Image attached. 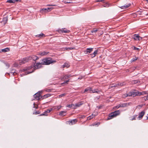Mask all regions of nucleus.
Wrapping results in <instances>:
<instances>
[{"instance_id": "63", "label": "nucleus", "mask_w": 148, "mask_h": 148, "mask_svg": "<svg viewBox=\"0 0 148 148\" xmlns=\"http://www.w3.org/2000/svg\"><path fill=\"white\" fill-rule=\"evenodd\" d=\"M76 59V60L77 61H80V60L79 59Z\"/></svg>"}, {"instance_id": "9", "label": "nucleus", "mask_w": 148, "mask_h": 148, "mask_svg": "<svg viewBox=\"0 0 148 148\" xmlns=\"http://www.w3.org/2000/svg\"><path fill=\"white\" fill-rule=\"evenodd\" d=\"M112 113L114 115V116L115 117L120 114V112L119 110H117L112 112Z\"/></svg>"}, {"instance_id": "8", "label": "nucleus", "mask_w": 148, "mask_h": 148, "mask_svg": "<svg viewBox=\"0 0 148 148\" xmlns=\"http://www.w3.org/2000/svg\"><path fill=\"white\" fill-rule=\"evenodd\" d=\"M52 110V109H48L47 110V111H45L43 114H42L39 115V116H47L48 115L47 113H49Z\"/></svg>"}, {"instance_id": "42", "label": "nucleus", "mask_w": 148, "mask_h": 148, "mask_svg": "<svg viewBox=\"0 0 148 148\" xmlns=\"http://www.w3.org/2000/svg\"><path fill=\"white\" fill-rule=\"evenodd\" d=\"M52 90V89H46L45 91L47 92H51Z\"/></svg>"}, {"instance_id": "5", "label": "nucleus", "mask_w": 148, "mask_h": 148, "mask_svg": "<svg viewBox=\"0 0 148 148\" xmlns=\"http://www.w3.org/2000/svg\"><path fill=\"white\" fill-rule=\"evenodd\" d=\"M29 60V58L27 57L23 58L21 62H19V64L21 65L22 64H24L25 63L27 62Z\"/></svg>"}, {"instance_id": "53", "label": "nucleus", "mask_w": 148, "mask_h": 148, "mask_svg": "<svg viewBox=\"0 0 148 148\" xmlns=\"http://www.w3.org/2000/svg\"><path fill=\"white\" fill-rule=\"evenodd\" d=\"M66 77H67V78L69 77H72V75H66Z\"/></svg>"}, {"instance_id": "12", "label": "nucleus", "mask_w": 148, "mask_h": 148, "mask_svg": "<svg viewBox=\"0 0 148 148\" xmlns=\"http://www.w3.org/2000/svg\"><path fill=\"white\" fill-rule=\"evenodd\" d=\"M77 121L76 119H73L71 121H68V122L70 124H71V125H73L75 124L77 122Z\"/></svg>"}, {"instance_id": "4", "label": "nucleus", "mask_w": 148, "mask_h": 148, "mask_svg": "<svg viewBox=\"0 0 148 148\" xmlns=\"http://www.w3.org/2000/svg\"><path fill=\"white\" fill-rule=\"evenodd\" d=\"M124 83H116V84H113L111 85V86H110V88H112L114 87H116L118 86H123L124 84Z\"/></svg>"}, {"instance_id": "23", "label": "nucleus", "mask_w": 148, "mask_h": 148, "mask_svg": "<svg viewBox=\"0 0 148 148\" xmlns=\"http://www.w3.org/2000/svg\"><path fill=\"white\" fill-rule=\"evenodd\" d=\"M138 92H139L138 91L132 92V96L133 97H135L136 96H139V95H138Z\"/></svg>"}, {"instance_id": "27", "label": "nucleus", "mask_w": 148, "mask_h": 148, "mask_svg": "<svg viewBox=\"0 0 148 148\" xmlns=\"http://www.w3.org/2000/svg\"><path fill=\"white\" fill-rule=\"evenodd\" d=\"M82 103L81 102L79 103H78L75 104V108H76V107H80L81 105H82Z\"/></svg>"}, {"instance_id": "60", "label": "nucleus", "mask_w": 148, "mask_h": 148, "mask_svg": "<svg viewBox=\"0 0 148 148\" xmlns=\"http://www.w3.org/2000/svg\"><path fill=\"white\" fill-rule=\"evenodd\" d=\"M74 49V48H68V49H69L70 50L73 49Z\"/></svg>"}, {"instance_id": "41", "label": "nucleus", "mask_w": 148, "mask_h": 148, "mask_svg": "<svg viewBox=\"0 0 148 148\" xmlns=\"http://www.w3.org/2000/svg\"><path fill=\"white\" fill-rule=\"evenodd\" d=\"M7 2H8L10 3H14V2L12 0H9L7 1Z\"/></svg>"}, {"instance_id": "3", "label": "nucleus", "mask_w": 148, "mask_h": 148, "mask_svg": "<svg viewBox=\"0 0 148 148\" xmlns=\"http://www.w3.org/2000/svg\"><path fill=\"white\" fill-rule=\"evenodd\" d=\"M58 31L59 33H68L70 32V31L67 30L65 28H62L61 29H59Z\"/></svg>"}, {"instance_id": "1", "label": "nucleus", "mask_w": 148, "mask_h": 148, "mask_svg": "<svg viewBox=\"0 0 148 148\" xmlns=\"http://www.w3.org/2000/svg\"><path fill=\"white\" fill-rule=\"evenodd\" d=\"M54 62H56L55 60H52L50 58H45L42 60L41 63H37L34 65H32L30 67H28V69L33 67H34V69H38L41 67L42 64L48 65Z\"/></svg>"}, {"instance_id": "52", "label": "nucleus", "mask_w": 148, "mask_h": 148, "mask_svg": "<svg viewBox=\"0 0 148 148\" xmlns=\"http://www.w3.org/2000/svg\"><path fill=\"white\" fill-rule=\"evenodd\" d=\"M5 65H6V66L7 67H8V68H9L10 67V66L9 64L8 63H5Z\"/></svg>"}, {"instance_id": "22", "label": "nucleus", "mask_w": 148, "mask_h": 148, "mask_svg": "<svg viewBox=\"0 0 148 148\" xmlns=\"http://www.w3.org/2000/svg\"><path fill=\"white\" fill-rule=\"evenodd\" d=\"M1 50L2 52H5L9 51H10V49L8 48H6L4 49H2Z\"/></svg>"}, {"instance_id": "15", "label": "nucleus", "mask_w": 148, "mask_h": 148, "mask_svg": "<svg viewBox=\"0 0 148 148\" xmlns=\"http://www.w3.org/2000/svg\"><path fill=\"white\" fill-rule=\"evenodd\" d=\"M132 96V92H129L128 94H126L123 95V97L124 98L127 97L128 96Z\"/></svg>"}, {"instance_id": "36", "label": "nucleus", "mask_w": 148, "mask_h": 148, "mask_svg": "<svg viewBox=\"0 0 148 148\" xmlns=\"http://www.w3.org/2000/svg\"><path fill=\"white\" fill-rule=\"evenodd\" d=\"M68 78L67 77H66V75L64 76H63L61 77V79H65Z\"/></svg>"}, {"instance_id": "47", "label": "nucleus", "mask_w": 148, "mask_h": 148, "mask_svg": "<svg viewBox=\"0 0 148 148\" xmlns=\"http://www.w3.org/2000/svg\"><path fill=\"white\" fill-rule=\"evenodd\" d=\"M137 116V115H135L134 116V117L131 120L132 121L134 120H136V117Z\"/></svg>"}, {"instance_id": "38", "label": "nucleus", "mask_w": 148, "mask_h": 148, "mask_svg": "<svg viewBox=\"0 0 148 148\" xmlns=\"http://www.w3.org/2000/svg\"><path fill=\"white\" fill-rule=\"evenodd\" d=\"M132 49L135 50H139V49L138 48L134 46H133L132 47Z\"/></svg>"}, {"instance_id": "7", "label": "nucleus", "mask_w": 148, "mask_h": 148, "mask_svg": "<svg viewBox=\"0 0 148 148\" xmlns=\"http://www.w3.org/2000/svg\"><path fill=\"white\" fill-rule=\"evenodd\" d=\"M93 48H87L86 50L84 51V53L86 54H89L93 51Z\"/></svg>"}, {"instance_id": "28", "label": "nucleus", "mask_w": 148, "mask_h": 148, "mask_svg": "<svg viewBox=\"0 0 148 148\" xmlns=\"http://www.w3.org/2000/svg\"><path fill=\"white\" fill-rule=\"evenodd\" d=\"M8 17H4L3 18V22H4V23L5 24L8 21Z\"/></svg>"}, {"instance_id": "40", "label": "nucleus", "mask_w": 148, "mask_h": 148, "mask_svg": "<svg viewBox=\"0 0 148 148\" xmlns=\"http://www.w3.org/2000/svg\"><path fill=\"white\" fill-rule=\"evenodd\" d=\"M53 8H47V11L48 12L50 11L52 9H53Z\"/></svg>"}, {"instance_id": "54", "label": "nucleus", "mask_w": 148, "mask_h": 148, "mask_svg": "<svg viewBox=\"0 0 148 148\" xmlns=\"http://www.w3.org/2000/svg\"><path fill=\"white\" fill-rule=\"evenodd\" d=\"M69 80L68 79V80H66V81H65L64 82L62 83V84H64V83H67L68 82H69Z\"/></svg>"}, {"instance_id": "29", "label": "nucleus", "mask_w": 148, "mask_h": 148, "mask_svg": "<svg viewBox=\"0 0 148 148\" xmlns=\"http://www.w3.org/2000/svg\"><path fill=\"white\" fill-rule=\"evenodd\" d=\"M140 83V81L137 80H132V84H136Z\"/></svg>"}, {"instance_id": "56", "label": "nucleus", "mask_w": 148, "mask_h": 148, "mask_svg": "<svg viewBox=\"0 0 148 148\" xmlns=\"http://www.w3.org/2000/svg\"><path fill=\"white\" fill-rule=\"evenodd\" d=\"M142 38H143L142 37H141L139 36L138 40H142Z\"/></svg>"}, {"instance_id": "21", "label": "nucleus", "mask_w": 148, "mask_h": 148, "mask_svg": "<svg viewBox=\"0 0 148 148\" xmlns=\"http://www.w3.org/2000/svg\"><path fill=\"white\" fill-rule=\"evenodd\" d=\"M147 94V92L146 91H143L142 92H138V95L139 96L144 95L146 94Z\"/></svg>"}, {"instance_id": "33", "label": "nucleus", "mask_w": 148, "mask_h": 148, "mask_svg": "<svg viewBox=\"0 0 148 148\" xmlns=\"http://www.w3.org/2000/svg\"><path fill=\"white\" fill-rule=\"evenodd\" d=\"M110 5L108 3H106L104 4L103 6L105 7H108Z\"/></svg>"}, {"instance_id": "50", "label": "nucleus", "mask_w": 148, "mask_h": 148, "mask_svg": "<svg viewBox=\"0 0 148 148\" xmlns=\"http://www.w3.org/2000/svg\"><path fill=\"white\" fill-rule=\"evenodd\" d=\"M14 66L15 67H17L18 66V64L17 63H15L14 64Z\"/></svg>"}, {"instance_id": "32", "label": "nucleus", "mask_w": 148, "mask_h": 148, "mask_svg": "<svg viewBox=\"0 0 148 148\" xmlns=\"http://www.w3.org/2000/svg\"><path fill=\"white\" fill-rule=\"evenodd\" d=\"M36 36L40 38L41 37H43L45 36V35L43 34L42 33L38 35H36Z\"/></svg>"}, {"instance_id": "25", "label": "nucleus", "mask_w": 148, "mask_h": 148, "mask_svg": "<svg viewBox=\"0 0 148 148\" xmlns=\"http://www.w3.org/2000/svg\"><path fill=\"white\" fill-rule=\"evenodd\" d=\"M66 112V111H61L60 112L59 115L60 116H64V114Z\"/></svg>"}, {"instance_id": "10", "label": "nucleus", "mask_w": 148, "mask_h": 148, "mask_svg": "<svg viewBox=\"0 0 148 148\" xmlns=\"http://www.w3.org/2000/svg\"><path fill=\"white\" fill-rule=\"evenodd\" d=\"M131 5V4L129 3L127 5H124L122 6H119V7L122 9H125L129 7Z\"/></svg>"}, {"instance_id": "45", "label": "nucleus", "mask_w": 148, "mask_h": 148, "mask_svg": "<svg viewBox=\"0 0 148 148\" xmlns=\"http://www.w3.org/2000/svg\"><path fill=\"white\" fill-rule=\"evenodd\" d=\"M100 123L99 122H98L97 123H95L93 124V125L94 126V125H97V126H98L99 125H100Z\"/></svg>"}, {"instance_id": "34", "label": "nucleus", "mask_w": 148, "mask_h": 148, "mask_svg": "<svg viewBox=\"0 0 148 148\" xmlns=\"http://www.w3.org/2000/svg\"><path fill=\"white\" fill-rule=\"evenodd\" d=\"M47 8H45V9H41L40 10V12H41L42 13H43V12L45 11V12L46 11H47Z\"/></svg>"}, {"instance_id": "19", "label": "nucleus", "mask_w": 148, "mask_h": 148, "mask_svg": "<svg viewBox=\"0 0 148 148\" xmlns=\"http://www.w3.org/2000/svg\"><path fill=\"white\" fill-rule=\"evenodd\" d=\"M51 95L50 94H46L44 95L43 96H42V99H43L44 98H47L48 97H49L51 96Z\"/></svg>"}, {"instance_id": "55", "label": "nucleus", "mask_w": 148, "mask_h": 148, "mask_svg": "<svg viewBox=\"0 0 148 148\" xmlns=\"http://www.w3.org/2000/svg\"><path fill=\"white\" fill-rule=\"evenodd\" d=\"M120 107H121V106L120 104L118 105L117 106L115 107V108H116V109H118Z\"/></svg>"}, {"instance_id": "11", "label": "nucleus", "mask_w": 148, "mask_h": 148, "mask_svg": "<svg viewBox=\"0 0 148 148\" xmlns=\"http://www.w3.org/2000/svg\"><path fill=\"white\" fill-rule=\"evenodd\" d=\"M115 117L114 116V115L113 114V113L112 112L110 114H109L108 115V118L106 119L107 120H108L112 118H113L114 117Z\"/></svg>"}, {"instance_id": "24", "label": "nucleus", "mask_w": 148, "mask_h": 148, "mask_svg": "<svg viewBox=\"0 0 148 148\" xmlns=\"http://www.w3.org/2000/svg\"><path fill=\"white\" fill-rule=\"evenodd\" d=\"M95 114H94L93 113L92 114L91 116H90L87 117V120H89L92 119L94 116H95Z\"/></svg>"}, {"instance_id": "57", "label": "nucleus", "mask_w": 148, "mask_h": 148, "mask_svg": "<svg viewBox=\"0 0 148 148\" xmlns=\"http://www.w3.org/2000/svg\"><path fill=\"white\" fill-rule=\"evenodd\" d=\"M56 5H48L47 6H57Z\"/></svg>"}, {"instance_id": "16", "label": "nucleus", "mask_w": 148, "mask_h": 148, "mask_svg": "<svg viewBox=\"0 0 148 148\" xmlns=\"http://www.w3.org/2000/svg\"><path fill=\"white\" fill-rule=\"evenodd\" d=\"M49 52H46L45 51H43L42 52H40L38 55H40V56H44L49 54Z\"/></svg>"}, {"instance_id": "62", "label": "nucleus", "mask_w": 148, "mask_h": 148, "mask_svg": "<svg viewBox=\"0 0 148 148\" xmlns=\"http://www.w3.org/2000/svg\"><path fill=\"white\" fill-rule=\"evenodd\" d=\"M27 70V69H23V71H26Z\"/></svg>"}, {"instance_id": "6", "label": "nucleus", "mask_w": 148, "mask_h": 148, "mask_svg": "<svg viewBox=\"0 0 148 148\" xmlns=\"http://www.w3.org/2000/svg\"><path fill=\"white\" fill-rule=\"evenodd\" d=\"M145 114V112L144 111H141L139 114V116L138 117V119L139 120L141 119Z\"/></svg>"}, {"instance_id": "64", "label": "nucleus", "mask_w": 148, "mask_h": 148, "mask_svg": "<svg viewBox=\"0 0 148 148\" xmlns=\"http://www.w3.org/2000/svg\"><path fill=\"white\" fill-rule=\"evenodd\" d=\"M70 3V2H66V3Z\"/></svg>"}, {"instance_id": "49", "label": "nucleus", "mask_w": 148, "mask_h": 148, "mask_svg": "<svg viewBox=\"0 0 148 148\" xmlns=\"http://www.w3.org/2000/svg\"><path fill=\"white\" fill-rule=\"evenodd\" d=\"M85 116L84 115H81L80 116L79 118H82L83 119L84 118H85Z\"/></svg>"}, {"instance_id": "37", "label": "nucleus", "mask_w": 148, "mask_h": 148, "mask_svg": "<svg viewBox=\"0 0 148 148\" xmlns=\"http://www.w3.org/2000/svg\"><path fill=\"white\" fill-rule=\"evenodd\" d=\"M32 58L34 61H35L38 59L39 58L37 56H34V57H32Z\"/></svg>"}, {"instance_id": "51", "label": "nucleus", "mask_w": 148, "mask_h": 148, "mask_svg": "<svg viewBox=\"0 0 148 148\" xmlns=\"http://www.w3.org/2000/svg\"><path fill=\"white\" fill-rule=\"evenodd\" d=\"M35 103H34V106L33 107V108H35L36 109H37L38 108V106H37L35 107Z\"/></svg>"}, {"instance_id": "58", "label": "nucleus", "mask_w": 148, "mask_h": 148, "mask_svg": "<svg viewBox=\"0 0 148 148\" xmlns=\"http://www.w3.org/2000/svg\"><path fill=\"white\" fill-rule=\"evenodd\" d=\"M104 0H97L96 2H100L104 1Z\"/></svg>"}, {"instance_id": "18", "label": "nucleus", "mask_w": 148, "mask_h": 148, "mask_svg": "<svg viewBox=\"0 0 148 148\" xmlns=\"http://www.w3.org/2000/svg\"><path fill=\"white\" fill-rule=\"evenodd\" d=\"M100 92V91L98 89L92 90L91 88V90L90 93H99Z\"/></svg>"}, {"instance_id": "39", "label": "nucleus", "mask_w": 148, "mask_h": 148, "mask_svg": "<svg viewBox=\"0 0 148 148\" xmlns=\"http://www.w3.org/2000/svg\"><path fill=\"white\" fill-rule=\"evenodd\" d=\"M40 112L39 111H36V112H34L33 113V114H40Z\"/></svg>"}, {"instance_id": "2", "label": "nucleus", "mask_w": 148, "mask_h": 148, "mask_svg": "<svg viewBox=\"0 0 148 148\" xmlns=\"http://www.w3.org/2000/svg\"><path fill=\"white\" fill-rule=\"evenodd\" d=\"M41 92H40L36 93L34 95V97L37 100H39L40 98H42V96L41 95Z\"/></svg>"}, {"instance_id": "26", "label": "nucleus", "mask_w": 148, "mask_h": 148, "mask_svg": "<svg viewBox=\"0 0 148 148\" xmlns=\"http://www.w3.org/2000/svg\"><path fill=\"white\" fill-rule=\"evenodd\" d=\"M91 90V88L90 87H88L85 90L84 92H90Z\"/></svg>"}, {"instance_id": "48", "label": "nucleus", "mask_w": 148, "mask_h": 148, "mask_svg": "<svg viewBox=\"0 0 148 148\" xmlns=\"http://www.w3.org/2000/svg\"><path fill=\"white\" fill-rule=\"evenodd\" d=\"M138 59V58H136V57H135L134 58H133L132 60V62H134L135 60H136L137 59Z\"/></svg>"}, {"instance_id": "43", "label": "nucleus", "mask_w": 148, "mask_h": 148, "mask_svg": "<svg viewBox=\"0 0 148 148\" xmlns=\"http://www.w3.org/2000/svg\"><path fill=\"white\" fill-rule=\"evenodd\" d=\"M32 72H25V74H22V76H23L24 75H27V74H29V73H32Z\"/></svg>"}, {"instance_id": "13", "label": "nucleus", "mask_w": 148, "mask_h": 148, "mask_svg": "<svg viewBox=\"0 0 148 148\" xmlns=\"http://www.w3.org/2000/svg\"><path fill=\"white\" fill-rule=\"evenodd\" d=\"M130 103H124L121 104H120V105L121 106V107H125L130 105Z\"/></svg>"}, {"instance_id": "17", "label": "nucleus", "mask_w": 148, "mask_h": 148, "mask_svg": "<svg viewBox=\"0 0 148 148\" xmlns=\"http://www.w3.org/2000/svg\"><path fill=\"white\" fill-rule=\"evenodd\" d=\"M139 36L138 34H135L132 36L133 38H134V40H138Z\"/></svg>"}, {"instance_id": "14", "label": "nucleus", "mask_w": 148, "mask_h": 148, "mask_svg": "<svg viewBox=\"0 0 148 148\" xmlns=\"http://www.w3.org/2000/svg\"><path fill=\"white\" fill-rule=\"evenodd\" d=\"M99 50L98 49L92 53L91 54V55H93L94 56H96V55H98L99 54Z\"/></svg>"}, {"instance_id": "35", "label": "nucleus", "mask_w": 148, "mask_h": 148, "mask_svg": "<svg viewBox=\"0 0 148 148\" xmlns=\"http://www.w3.org/2000/svg\"><path fill=\"white\" fill-rule=\"evenodd\" d=\"M11 73H12V74L13 75H14V73H16V72H15V70H14V69H11Z\"/></svg>"}, {"instance_id": "20", "label": "nucleus", "mask_w": 148, "mask_h": 148, "mask_svg": "<svg viewBox=\"0 0 148 148\" xmlns=\"http://www.w3.org/2000/svg\"><path fill=\"white\" fill-rule=\"evenodd\" d=\"M70 66V65L66 63H64V64L63 65H62V67L63 68H65V67H66V68H68Z\"/></svg>"}, {"instance_id": "61", "label": "nucleus", "mask_w": 148, "mask_h": 148, "mask_svg": "<svg viewBox=\"0 0 148 148\" xmlns=\"http://www.w3.org/2000/svg\"><path fill=\"white\" fill-rule=\"evenodd\" d=\"M21 0H14V1H21Z\"/></svg>"}, {"instance_id": "31", "label": "nucleus", "mask_w": 148, "mask_h": 148, "mask_svg": "<svg viewBox=\"0 0 148 148\" xmlns=\"http://www.w3.org/2000/svg\"><path fill=\"white\" fill-rule=\"evenodd\" d=\"M98 31V29H96V28H93L92 30L91 31V33H93L94 32L96 33Z\"/></svg>"}, {"instance_id": "30", "label": "nucleus", "mask_w": 148, "mask_h": 148, "mask_svg": "<svg viewBox=\"0 0 148 148\" xmlns=\"http://www.w3.org/2000/svg\"><path fill=\"white\" fill-rule=\"evenodd\" d=\"M67 107L69 108H72L73 109H75V105L73 104L69 105L67 106Z\"/></svg>"}, {"instance_id": "46", "label": "nucleus", "mask_w": 148, "mask_h": 148, "mask_svg": "<svg viewBox=\"0 0 148 148\" xmlns=\"http://www.w3.org/2000/svg\"><path fill=\"white\" fill-rule=\"evenodd\" d=\"M144 100L146 101L147 100H148V95L144 97Z\"/></svg>"}, {"instance_id": "44", "label": "nucleus", "mask_w": 148, "mask_h": 148, "mask_svg": "<svg viewBox=\"0 0 148 148\" xmlns=\"http://www.w3.org/2000/svg\"><path fill=\"white\" fill-rule=\"evenodd\" d=\"M66 95V94H65V93H63V94H61L60 95H59V96L60 97H64V96H65Z\"/></svg>"}, {"instance_id": "59", "label": "nucleus", "mask_w": 148, "mask_h": 148, "mask_svg": "<svg viewBox=\"0 0 148 148\" xmlns=\"http://www.w3.org/2000/svg\"><path fill=\"white\" fill-rule=\"evenodd\" d=\"M61 106H57V108H56V109H57L58 110H59V109L61 108Z\"/></svg>"}]
</instances>
